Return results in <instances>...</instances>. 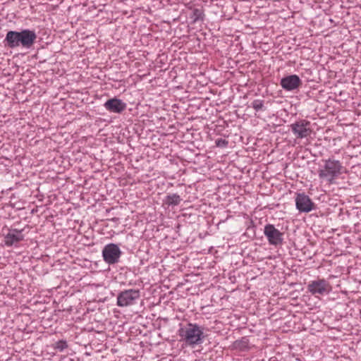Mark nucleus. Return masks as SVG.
Segmentation results:
<instances>
[{
	"mask_svg": "<svg viewBox=\"0 0 361 361\" xmlns=\"http://www.w3.org/2000/svg\"><path fill=\"white\" fill-rule=\"evenodd\" d=\"M37 35L34 30L25 29L20 32L8 31L4 39L5 45L13 49L21 46L25 49H30L34 44Z\"/></svg>",
	"mask_w": 361,
	"mask_h": 361,
	"instance_id": "f257e3e1",
	"label": "nucleus"
},
{
	"mask_svg": "<svg viewBox=\"0 0 361 361\" xmlns=\"http://www.w3.org/2000/svg\"><path fill=\"white\" fill-rule=\"evenodd\" d=\"M178 336L180 341L192 348L202 344L205 338L204 328L195 323H188L180 327L178 330Z\"/></svg>",
	"mask_w": 361,
	"mask_h": 361,
	"instance_id": "f03ea898",
	"label": "nucleus"
},
{
	"mask_svg": "<svg viewBox=\"0 0 361 361\" xmlns=\"http://www.w3.org/2000/svg\"><path fill=\"white\" fill-rule=\"evenodd\" d=\"M323 161L324 162L323 167L318 171L319 178L329 184H333L342 173L343 166L338 160L334 159H329Z\"/></svg>",
	"mask_w": 361,
	"mask_h": 361,
	"instance_id": "7ed1b4c3",
	"label": "nucleus"
},
{
	"mask_svg": "<svg viewBox=\"0 0 361 361\" xmlns=\"http://www.w3.org/2000/svg\"><path fill=\"white\" fill-rule=\"evenodd\" d=\"M140 292L137 289H128L121 291L117 296V305L118 307H128L133 305L140 298Z\"/></svg>",
	"mask_w": 361,
	"mask_h": 361,
	"instance_id": "20e7f679",
	"label": "nucleus"
},
{
	"mask_svg": "<svg viewBox=\"0 0 361 361\" xmlns=\"http://www.w3.org/2000/svg\"><path fill=\"white\" fill-rule=\"evenodd\" d=\"M122 252L119 247L114 243L105 245L102 250L104 261L108 264H114L119 262Z\"/></svg>",
	"mask_w": 361,
	"mask_h": 361,
	"instance_id": "39448f33",
	"label": "nucleus"
},
{
	"mask_svg": "<svg viewBox=\"0 0 361 361\" xmlns=\"http://www.w3.org/2000/svg\"><path fill=\"white\" fill-rule=\"evenodd\" d=\"M290 129L296 138H306L312 133L310 128V122L306 120H300L290 126Z\"/></svg>",
	"mask_w": 361,
	"mask_h": 361,
	"instance_id": "423d86ee",
	"label": "nucleus"
},
{
	"mask_svg": "<svg viewBox=\"0 0 361 361\" xmlns=\"http://www.w3.org/2000/svg\"><path fill=\"white\" fill-rule=\"evenodd\" d=\"M264 235L267 238L269 243L272 245H279L283 243V233L272 224H267L264 229Z\"/></svg>",
	"mask_w": 361,
	"mask_h": 361,
	"instance_id": "0eeeda50",
	"label": "nucleus"
},
{
	"mask_svg": "<svg viewBox=\"0 0 361 361\" xmlns=\"http://www.w3.org/2000/svg\"><path fill=\"white\" fill-rule=\"evenodd\" d=\"M329 283L324 279L311 281L307 286V290L312 295H324L330 290Z\"/></svg>",
	"mask_w": 361,
	"mask_h": 361,
	"instance_id": "6e6552de",
	"label": "nucleus"
},
{
	"mask_svg": "<svg viewBox=\"0 0 361 361\" xmlns=\"http://www.w3.org/2000/svg\"><path fill=\"white\" fill-rule=\"evenodd\" d=\"M280 85L286 91H293L302 85V80L298 75H290L283 78Z\"/></svg>",
	"mask_w": 361,
	"mask_h": 361,
	"instance_id": "1a4fd4ad",
	"label": "nucleus"
},
{
	"mask_svg": "<svg viewBox=\"0 0 361 361\" xmlns=\"http://www.w3.org/2000/svg\"><path fill=\"white\" fill-rule=\"evenodd\" d=\"M296 208L300 212H309L312 209L313 202L310 198L305 194H298L296 199Z\"/></svg>",
	"mask_w": 361,
	"mask_h": 361,
	"instance_id": "9d476101",
	"label": "nucleus"
},
{
	"mask_svg": "<svg viewBox=\"0 0 361 361\" xmlns=\"http://www.w3.org/2000/svg\"><path fill=\"white\" fill-rule=\"evenodd\" d=\"M104 106L110 112L121 114L126 109V104L121 99L113 98L107 100Z\"/></svg>",
	"mask_w": 361,
	"mask_h": 361,
	"instance_id": "9b49d317",
	"label": "nucleus"
},
{
	"mask_svg": "<svg viewBox=\"0 0 361 361\" xmlns=\"http://www.w3.org/2000/svg\"><path fill=\"white\" fill-rule=\"evenodd\" d=\"M23 240L21 231L12 229L5 235L4 243L6 246H12Z\"/></svg>",
	"mask_w": 361,
	"mask_h": 361,
	"instance_id": "f8f14e48",
	"label": "nucleus"
},
{
	"mask_svg": "<svg viewBox=\"0 0 361 361\" xmlns=\"http://www.w3.org/2000/svg\"><path fill=\"white\" fill-rule=\"evenodd\" d=\"M180 197L177 194H171L166 196V204L169 206H176L181 202Z\"/></svg>",
	"mask_w": 361,
	"mask_h": 361,
	"instance_id": "ddd939ff",
	"label": "nucleus"
},
{
	"mask_svg": "<svg viewBox=\"0 0 361 361\" xmlns=\"http://www.w3.org/2000/svg\"><path fill=\"white\" fill-rule=\"evenodd\" d=\"M252 106L256 111H259L265 109L264 105V101L261 100V99H255L252 102Z\"/></svg>",
	"mask_w": 361,
	"mask_h": 361,
	"instance_id": "4468645a",
	"label": "nucleus"
},
{
	"mask_svg": "<svg viewBox=\"0 0 361 361\" xmlns=\"http://www.w3.org/2000/svg\"><path fill=\"white\" fill-rule=\"evenodd\" d=\"M67 344L66 341H59L56 343V348L59 350L60 351L63 350L65 348H67Z\"/></svg>",
	"mask_w": 361,
	"mask_h": 361,
	"instance_id": "2eb2a0df",
	"label": "nucleus"
},
{
	"mask_svg": "<svg viewBox=\"0 0 361 361\" xmlns=\"http://www.w3.org/2000/svg\"><path fill=\"white\" fill-rule=\"evenodd\" d=\"M228 141L224 139H218L216 140V145L217 147H225L228 145Z\"/></svg>",
	"mask_w": 361,
	"mask_h": 361,
	"instance_id": "dca6fc26",
	"label": "nucleus"
}]
</instances>
